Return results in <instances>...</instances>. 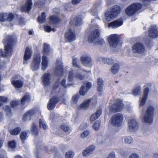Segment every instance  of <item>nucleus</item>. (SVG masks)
<instances>
[{
  "mask_svg": "<svg viewBox=\"0 0 158 158\" xmlns=\"http://www.w3.org/2000/svg\"><path fill=\"white\" fill-rule=\"evenodd\" d=\"M133 52L135 53L143 54L145 51V48L143 44L137 43L134 44L132 47Z\"/></svg>",
  "mask_w": 158,
  "mask_h": 158,
  "instance_id": "obj_7",
  "label": "nucleus"
},
{
  "mask_svg": "<svg viewBox=\"0 0 158 158\" xmlns=\"http://www.w3.org/2000/svg\"><path fill=\"white\" fill-rule=\"evenodd\" d=\"M82 23V19L80 17H77L74 20V22H72L71 20L70 23L71 25L74 24L76 26H79Z\"/></svg>",
  "mask_w": 158,
  "mask_h": 158,
  "instance_id": "obj_34",
  "label": "nucleus"
},
{
  "mask_svg": "<svg viewBox=\"0 0 158 158\" xmlns=\"http://www.w3.org/2000/svg\"><path fill=\"white\" fill-rule=\"evenodd\" d=\"M56 67L55 71L56 74H62L63 68L62 63L60 62L57 61L56 64Z\"/></svg>",
  "mask_w": 158,
  "mask_h": 158,
  "instance_id": "obj_24",
  "label": "nucleus"
},
{
  "mask_svg": "<svg viewBox=\"0 0 158 158\" xmlns=\"http://www.w3.org/2000/svg\"><path fill=\"white\" fill-rule=\"evenodd\" d=\"M143 94L140 98L139 100V106H143L145 104L147 99L148 95L149 93V89L148 88H145L143 90Z\"/></svg>",
  "mask_w": 158,
  "mask_h": 158,
  "instance_id": "obj_13",
  "label": "nucleus"
},
{
  "mask_svg": "<svg viewBox=\"0 0 158 158\" xmlns=\"http://www.w3.org/2000/svg\"><path fill=\"white\" fill-rule=\"evenodd\" d=\"M48 60L47 57L45 55L42 56V62L41 63V69L43 70L46 69L48 66Z\"/></svg>",
  "mask_w": 158,
  "mask_h": 158,
  "instance_id": "obj_25",
  "label": "nucleus"
},
{
  "mask_svg": "<svg viewBox=\"0 0 158 158\" xmlns=\"http://www.w3.org/2000/svg\"><path fill=\"white\" fill-rule=\"evenodd\" d=\"M138 123L135 118H130L128 123V130L130 132H133L138 129Z\"/></svg>",
  "mask_w": 158,
  "mask_h": 158,
  "instance_id": "obj_8",
  "label": "nucleus"
},
{
  "mask_svg": "<svg viewBox=\"0 0 158 158\" xmlns=\"http://www.w3.org/2000/svg\"><path fill=\"white\" fill-rule=\"evenodd\" d=\"M89 133V132L88 131H84L81 135V136L82 138H84L88 136Z\"/></svg>",
  "mask_w": 158,
  "mask_h": 158,
  "instance_id": "obj_58",
  "label": "nucleus"
},
{
  "mask_svg": "<svg viewBox=\"0 0 158 158\" xmlns=\"http://www.w3.org/2000/svg\"><path fill=\"white\" fill-rule=\"evenodd\" d=\"M75 77L76 78L80 80H83L85 79L84 76L79 72L76 73Z\"/></svg>",
  "mask_w": 158,
  "mask_h": 158,
  "instance_id": "obj_46",
  "label": "nucleus"
},
{
  "mask_svg": "<svg viewBox=\"0 0 158 158\" xmlns=\"http://www.w3.org/2000/svg\"><path fill=\"white\" fill-rule=\"evenodd\" d=\"M102 110H98L96 113L92 114L90 118V120L91 121H94L95 120L98 118L101 114Z\"/></svg>",
  "mask_w": 158,
  "mask_h": 158,
  "instance_id": "obj_30",
  "label": "nucleus"
},
{
  "mask_svg": "<svg viewBox=\"0 0 158 158\" xmlns=\"http://www.w3.org/2000/svg\"><path fill=\"white\" fill-rule=\"evenodd\" d=\"M39 123L40 128L44 130H46L47 129V126L43 119H40Z\"/></svg>",
  "mask_w": 158,
  "mask_h": 158,
  "instance_id": "obj_43",
  "label": "nucleus"
},
{
  "mask_svg": "<svg viewBox=\"0 0 158 158\" xmlns=\"http://www.w3.org/2000/svg\"><path fill=\"white\" fill-rule=\"evenodd\" d=\"M14 19V15L13 14H11L9 15H8V17L7 18V21H11L13 20Z\"/></svg>",
  "mask_w": 158,
  "mask_h": 158,
  "instance_id": "obj_61",
  "label": "nucleus"
},
{
  "mask_svg": "<svg viewBox=\"0 0 158 158\" xmlns=\"http://www.w3.org/2000/svg\"><path fill=\"white\" fill-rule=\"evenodd\" d=\"M51 51L50 49V46L46 43H44L43 48V53L44 55H49Z\"/></svg>",
  "mask_w": 158,
  "mask_h": 158,
  "instance_id": "obj_33",
  "label": "nucleus"
},
{
  "mask_svg": "<svg viewBox=\"0 0 158 158\" xmlns=\"http://www.w3.org/2000/svg\"><path fill=\"white\" fill-rule=\"evenodd\" d=\"M141 92V88L139 85L137 86L132 91V94L135 96H137Z\"/></svg>",
  "mask_w": 158,
  "mask_h": 158,
  "instance_id": "obj_39",
  "label": "nucleus"
},
{
  "mask_svg": "<svg viewBox=\"0 0 158 158\" xmlns=\"http://www.w3.org/2000/svg\"><path fill=\"white\" fill-rule=\"evenodd\" d=\"M80 97V95L77 94L72 97L71 100V103L73 106H77Z\"/></svg>",
  "mask_w": 158,
  "mask_h": 158,
  "instance_id": "obj_29",
  "label": "nucleus"
},
{
  "mask_svg": "<svg viewBox=\"0 0 158 158\" xmlns=\"http://www.w3.org/2000/svg\"><path fill=\"white\" fill-rule=\"evenodd\" d=\"M110 11L115 17L120 12V8L118 6H114L112 7Z\"/></svg>",
  "mask_w": 158,
  "mask_h": 158,
  "instance_id": "obj_28",
  "label": "nucleus"
},
{
  "mask_svg": "<svg viewBox=\"0 0 158 158\" xmlns=\"http://www.w3.org/2000/svg\"><path fill=\"white\" fill-rule=\"evenodd\" d=\"M51 75L50 73H45L43 75L42 77V81L45 86H48L50 84Z\"/></svg>",
  "mask_w": 158,
  "mask_h": 158,
  "instance_id": "obj_14",
  "label": "nucleus"
},
{
  "mask_svg": "<svg viewBox=\"0 0 158 158\" xmlns=\"http://www.w3.org/2000/svg\"><path fill=\"white\" fill-rule=\"evenodd\" d=\"M97 83L98 85H103V80L100 77H98L97 79Z\"/></svg>",
  "mask_w": 158,
  "mask_h": 158,
  "instance_id": "obj_60",
  "label": "nucleus"
},
{
  "mask_svg": "<svg viewBox=\"0 0 158 158\" xmlns=\"http://www.w3.org/2000/svg\"><path fill=\"white\" fill-rule=\"evenodd\" d=\"M3 109L6 112V114L9 116L11 115V112L10 106H6L3 107Z\"/></svg>",
  "mask_w": 158,
  "mask_h": 158,
  "instance_id": "obj_48",
  "label": "nucleus"
},
{
  "mask_svg": "<svg viewBox=\"0 0 158 158\" xmlns=\"http://www.w3.org/2000/svg\"><path fill=\"white\" fill-rule=\"evenodd\" d=\"M114 16L110 11H107L106 12L105 14V18L106 19L107 21H110L111 20L114 18H115Z\"/></svg>",
  "mask_w": 158,
  "mask_h": 158,
  "instance_id": "obj_35",
  "label": "nucleus"
},
{
  "mask_svg": "<svg viewBox=\"0 0 158 158\" xmlns=\"http://www.w3.org/2000/svg\"><path fill=\"white\" fill-rule=\"evenodd\" d=\"M8 146L11 149H14L16 147V143L14 140L10 141L9 142Z\"/></svg>",
  "mask_w": 158,
  "mask_h": 158,
  "instance_id": "obj_52",
  "label": "nucleus"
},
{
  "mask_svg": "<svg viewBox=\"0 0 158 158\" xmlns=\"http://www.w3.org/2000/svg\"><path fill=\"white\" fill-rule=\"evenodd\" d=\"M60 84L61 85L65 88H67L69 86L72 85L71 84L66 82V79H63L60 82Z\"/></svg>",
  "mask_w": 158,
  "mask_h": 158,
  "instance_id": "obj_50",
  "label": "nucleus"
},
{
  "mask_svg": "<svg viewBox=\"0 0 158 158\" xmlns=\"http://www.w3.org/2000/svg\"><path fill=\"white\" fill-rule=\"evenodd\" d=\"M32 5L31 0H27L26 4L22 7V11L29 12L31 9Z\"/></svg>",
  "mask_w": 158,
  "mask_h": 158,
  "instance_id": "obj_22",
  "label": "nucleus"
},
{
  "mask_svg": "<svg viewBox=\"0 0 158 158\" xmlns=\"http://www.w3.org/2000/svg\"><path fill=\"white\" fill-rule=\"evenodd\" d=\"M142 6L141 4L139 3H134L131 4L126 9L125 13L129 16H131L139 11Z\"/></svg>",
  "mask_w": 158,
  "mask_h": 158,
  "instance_id": "obj_3",
  "label": "nucleus"
},
{
  "mask_svg": "<svg viewBox=\"0 0 158 158\" xmlns=\"http://www.w3.org/2000/svg\"><path fill=\"white\" fill-rule=\"evenodd\" d=\"M122 101L119 99H117L115 102L110 107V111L112 112H116L120 111L123 107Z\"/></svg>",
  "mask_w": 158,
  "mask_h": 158,
  "instance_id": "obj_6",
  "label": "nucleus"
},
{
  "mask_svg": "<svg viewBox=\"0 0 158 158\" xmlns=\"http://www.w3.org/2000/svg\"><path fill=\"white\" fill-rule=\"evenodd\" d=\"M58 83H56L53 86V89L52 91V93L53 94H60L62 95H63L66 93V91L65 89H61L57 90Z\"/></svg>",
  "mask_w": 158,
  "mask_h": 158,
  "instance_id": "obj_20",
  "label": "nucleus"
},
{
  "mask_svg": "<svg viewBox=\"0 0 158 158\" xmlns=\"http://www.w3.org/2000/svg\"><path fill=\"white\" fill-rule=\"evenodd\" d=\"M124 120L123 115L120 113H118L113 115L110 119L111 125L114 126H120Z\"/></svg>",
  "mask_w": 158,
  "mask_h": 158,
  "instance_id": "obj_4",
  "label": "nucleus"
},
{
  "mask_svg": "<svg viewBox=\"0 0 158 158\" xmlns=\"http://www.w3.org/2000/svg\"><path fill=\"white\" fill-rule=\"evenodd\" d=\"M100 34V31L96 29L90 32L89 35L88 41L90 43H94L96 45H102L104 44V41L102 38H99Z\"/></svg>",
  "mask_w": 158,
  "mask_h": 158,
  "instance_id": "obj_2",
  "label": "nucleus"
},
{
  "mask_svg": "<svg viewBox=\"0 0 158 158\" xmlns=\"http://www.w3.org/2000/svg\"><path fill=\"white\" fill-rule=\"evenodd\" d=\"M77 57H73V66L80 68V66L77 63Z\"/></svg>",
  "mask_w": 158,
  "mask_h": 158,
  "instance_id": "obj_53",
  "label": "nucleus"
},
{
  "mask_svg": "<svg viewBox=\"0 0 158 158\" xmlns=\"http://www.w3.org/2000/svg\"><path fill=\"white\" fill-rule=\"evenodd\" d=\"M99 60L102 61L103 63L108 64H111L114 62V60L110 57H100L99 58Z\"/></svg>",
  "mask_w": 158,
  "mask_h": 158,
  "instance_id": "obj_27",
  "label": "nucleus"
},
{
  "mask_svg": "<svg viewBox=\"0 0 158 158\" xmlns=\"http://www.w3.org/2000/svg\"><path fill=\"white\" fill-rule=\"evenodd\" d=\"M95 148L94 145H91L85 148L82 152V154L84 156H88L92 154Z\"/></svg>",
  "mask_w": 158,
  "mask_h": 158,
  "instance_id": "obj_16",
  "label": "nucleus"
},
{
  "mask_svg": "<svg viewBox=\"0 0 158 158\" xmlns=\"http://www.w3.org/2000/svg\"><path fill=\"white\" fill-rule=\"evenodd\" d=\"M11 83L15 88H21L23 85V83L22 81L20 80H15L13 78L12 79Z\"/></svg>",
  "mask_w": 158,
  "mask_h": 158,
  "instance_id": "obj_26",
  "label": "nucleus"
},
{
  "mask_svg": "<svg viewBox=\"0 0 158 158\" xmlns=\"http://www.w3.org/2000/svg\"><path fill=\"white\" fill-rule=\"evenodd\" d=\"M8 101V98L7 97L3 96H0V102H6Z\"/></svg>",
  "mask_w": 158,
  "mask_h": 158,
  "instance_id": "obj_59",
  "label": "nucleus"
},
{
  "mask_svg": "<svg viewBox=\"0 0 158 158\" xmlns=\"http://www.w3.org/2000/svg\"><path fill=\"white\" fill-rule=\"evenodd\" d=\"M123 23L122 19L118 20L112 22L108 24V27H111L113 28H116L121 26Z\"/></svg>",
  "mask_w": 158,
  "mask_h": 158,
  "instance_id": "obj_21",
  "label": "nucleus"
},
{
  "mask_svg": "<svg viewBox=\"0 0 158 158\" xmlns=\"http://www.w3.org/2000/svg\"><path fill=\"white\" fill-rule=\"evenodd\" d=\"M15 40L12 36L8 37L4 42L5 49L3 52L2 49H0V56L3 57L10 56L12 54V49Z\"/></svg>",
  "mask_w": 158,
  "mask_h": 158,
  "instance_id": "obj_1",
  "label": "nucleus"
},
{
  "mask_svg": "<svg viewBox=\"0 0 158 158\" xmlns=\"http://www.w3.org/2000/svg\"><path fill=\"white\" fill-rule=\"evenodd\" d=\"M19 103V101H12L10 102V106L13 108L15 107L18 105Z\"/></svg>",
  "mask_w": 158,
  "mask_h": 158,
  "instance_id": "obj_55",
  "label": "nucleus"
},
{
  "mask_svg": "<svg viewBox=\"0 0 158 158\" xmlns=\"http://www.w3.org/2000/svg\"><path fill=\"white\" fill-rule=\"evenodd\" d=\"M154 108L152 106L148 107L143 116V119L144 121L149 124H151L153 122Z\"/></svg>",
  "mask_w": 158,
  "mask_h": 158,
  "instance_id": "obj_5",
  "label": "nucleus"
},
{
  "mask_svg": "<svg viewBox=\"0 0 158 158\" xmlns=\"http://www.w3.org/2000/svg\"><path fill=\"white\" fill-rule=\"evenodd\" d=\"M57 102L58 99L56 98L53 97L51 98L47 105L48 109L50 110H52L53 109Z\"/></svg>",
  "mask_w": 158,
  "mask_h": 158,
  "instance_id": "obj_19",
  "label": "nucleus"
},
{
  "mask_svg": "<svg viewBox=\"0 0 158 158\" xmlns=\"http://www.w3.org/2000/svg\"><path fill=\"white\" fill-rule=\"evenodd\" d=\"M8 15L6 13H1L0 15V21L4 22L7 21Z\"/></svg>",
  "mask_w": 158,
  "mask_h": 158,
  "instance_id": "obj_47",
  "label": "nucleus"
},
{
  "mask_svg": "<svg viewBox=\"0 0 158 158\" xmlns=\"http://www.w3.org/2000/svg\"><path fill=\"white\" fill-rule=\"evenodd\" d=\"M65 41L71 42L74 41L76 38V35L71 29H69L65 35Z\"/></svg>",
  "mask_w": 158,
  "mask_h": 158,
  "instance_id": "obj_11",
  "label": "nucleus"
},
{
  "mask_svg": "<svg viewBox=\"0 0 158 158\" xmlns=\"http://www.w3.org/2000/svg\"><path fill=\"white\" fill-rule=\"evenodd\" d=\"M21 131V128L19 127H17L10 130V133L12 135H16L19 134Z\"/></svg>",
  "mask_w": 158,
  "mask_h": 158,
  "instance_id": "obj_37",
  "label": "nucleus"
},
{
  "mask_svg": "<svg viewBox=\"0 0 158 158\" xmlns=\"http://www.w3.org/2000/svg\"><path fill=\"white\" fill-rule=\"evenodd\" d=\"M31 132L34 135H38V130L37 124L35 123H33L31 127Z\"/></svg>",
  "mask_w": 158,
  "mask_h": 158,
  "instance_id": "obj_31",
  "label": "nucleus"
},
{
  "mask_svg": "<svg viewBox=\"0 0 158 158\" xmlns=\"http://www.w3.org/2000/svg\"><path fill=\"white\" fill-rule=\"evenodd\" d=\"M88 126V124L85 123H82L80 126L79 127L81 129L86 128Z\"/></svg>",
  "mask_w": 158,
  "mask_h": 158,
  "instance_id": "obj_63",
  "label": "nucleus"
},
{
  "mask_svg": "<svg viewBox=\"0 0 158 158\" xmlns=\"http://www.w3.org/2000/svg\"><path fill=\"white\" fill-rule=\"evenodd\" d=\"M81 60L82 63L85 66L90 67L91 65L92 60L89 56H82L81 58Z\"/></svg>",
  "mask_w": 158,
  "mask_h": 158,
  "instance_id": "obj_17",
  "label": "nucleus"
},
{
  "mask_svg": "<svg viewBox=\"0 0 158 158\" xmlns=\"http://www.w3.org/2000/svg\"><path fill=\"white\" fill-rule=\"evenodd\" d=\"M100 126V122L98 121H96L93 126V129L95 130H98Z\"/></svg>",
  "mask_w": 158,
  "mask_h": 158,
  "instance_id": "obj_51",
  "label": "nucleus"
},
{
  "mask_svg": "<svg viewBox=\"0 0 158 158\" xmlns=\"http://www.w3.org/2000/svg\"><path fill=\"white\" fill-rule=\"evenodd\" d=\"M40 63V56L39 54L35 56L31 64V68L33 71L38 69Z\"/></svg>",
  "mask_w": 158,
  "mask_h": 158,
  "instance_id": "obj_9",
  "label": "nucleus"
},
{
  "mask_svg": "<svg viewBox=\"0 0 158 158\" xmlns=\"http://www.w3.org/2000/svg\"><path fill=\"white\" fill-rule=\"evenodd\" d=\"M91 99H89L84 102L80 105V107L81 108L85 109L88 107L89 104V102Z\"/></svg>",
  "mask_w": 158,
  "mask_h": 158,
  "instance_id": "obj_41",
  "label": "nucleus"
},
{
  "mask_svg": "<svg viewBox=\"0 0 158 158\" xmlns=\"http://www.w3.org/2000/svg\"><path fill=\"white\" fill-rule=\"evenodd\" d=\"M60 19L56 16H52L50 18V22L51 23L55 24L60 21Z\"/></svg>",
  "mask_w": 158,
  "mask_h": 158,
  "instance_id": "obj_38",
  "label": "nucleus"
},
{
  "mask_svg": "<svg viewBox=\"0 0 158 158\" xmlns=\"http://www.w3.org/2000/svg\"><path fill=\"white\" fill-rule=\"evenodd\" d=\"M28 136L27 133L26 132H22L20 135L21 139L22 141H24L27 139Z\"/></svg>",
  "mask_w": 158,
  "mask_h": 158,
  "instance_id": "obj_42",
  "label": "nucleus"
},
{
  "mask_svg": "<svg viewBox=\"0 0 158 158\" xmlns=\"http://www.w3.org/2000/svg\"><path fill=\"white\" fill-rule=\"evenodd\" d=\"M74 77V74L73 70L70 71L68 73V82H71L73 80Z\"/></svg>",
  "mask_w": 158,
  "mask_h": 158,
  "instance_id": "obj_44",
  "label": "nucleus"
},
{
  "mask_svg": "<svg viewBox=\"0 0 158 158\" xmlns=\"http://www.w3.org/2000/svg\"><path fill=\"white\" fill-rule=\"evenodd\" d=\"M103 85H97V89L99 94H101L103 89Z\"/></svg>",
  "mask_w": 158,
  "mask_h": 158,
  "instance_id": "obj_62",
  "label": "nucleus"
},
{
  "mask_svg": "<svg viewBox=\"0 0 158 158\" xmlns=\"http://www.w3.org/2000/svg\"><path fill=\"white\" fill-rule=\"evenodd\" d=\"M108 40L110 46L113 48H115L118 44V38L117 35H111L108 38Z\"/></svg>",
  "mask_w": 158,
  "mask_h": 158,
  "instance_id": "obj_10",
  "label": "nucleus"
},
{
  "mask_svg": "<svg viewBox=\"0 0 158 158\" xmlns=\"http://www.w3.org/2000/svg\"><path fill=\"white\" fill-rule=\"evenodd\" d=\"M46 16L45 15V13L43 12L40 16L38 17V21L40 23H42L44 22L46 20Z\"/></svg>",
  "mask_w": 158,
  "mask_h": 158,
  "instance_id": "obj_40",
  "label": "nucleus"
},
{
  "mask_svg": "<svg viewBox=\"0 0 158 158\" xmlns=\"http://www.w3.org/2000/svg\"><path fill=\"white\" fill-rule=\"evenodd\" d=\"M44 29L45 31L47 32H50L51 31H54L53 29L50 26H45L44 27Z\"/></svg>",
  "mask_w": 158,
  "mask_h": 158,
  "instance_id": "obj_56",
  "label": "nucleus"
},
{
  "mask_svg": "<svg viewBox=\"0 0 158 158\" xmlns=\"http://www.w3.org/2000/svg\"><path fill=\"white\" fill-rule=\"evenodd\" d=\"M61 128L66 132H68L70 130V128L68 126L64 125H61Z\"/></svg>",
  "mask_w": 158,
  "mask_h": 158,
  "instance_id": "obj_57",
  "label": "nucleus"
},
{
  "mask_svg": "<svg viewBox=\"0 0 158 158\" xmlns=\"http://www.w3.org/2000/svg\"><path fill=\"white\" fill-rule=\"evenodd\" d=\"M32 53V49L31 48L27 47L24 55V61L23 64H27L28 60L31 58Z\"/></svg>",
  "mask_w": 158,
  "mask_h": 158,
  "instance_id": "obj_15",
  "label": "nucleus"
},
{
  "mask_svg": "<svg viewBox=\"0 0 158 158\" xmlns=\"http://www.w3.org/2000/svg\"><path fill=\"white\" fill-rule=\"evenodd\" d=\"M74 152L72 151H69L66 152L65 154V158H73L74 155Z\"/></svg>",
  "mask_w": 158,
  "mask_h": 158,
  "instance_id": "obj_45",
  "label": "nucleus"
},
{
  "mask_svg": "<svg viewBox=\"0 0 158 158\" xmlns=\"http://www.w3.org/2000/svg\"><path fill=\"white\" fill-rule=\"evenodd\" d=\"M92 84L90 82H88L86 84V88L85 91H83V89H85V87L84 85L81 86L80 90V94L82 95H85L88 91V90L90 88Z\"/></svg>",
  "mask_w": 158,
  "mask_h": 158,
  "instance_id": "obj_23",
  "label": "nucleus"
},
{
  "mask_svg": "<svg viewBox=\"0 0 158 158\" xmlns=\"http://www.w3.org/2000/svg\"><path fill=\"white\" fill-rule=\"evenodd\" d=\"M148 36L153 38L158 37V31L156 26H151L149 29Z\"/></svg>",
  "mask_w": 158,
  "mask_h": 158,
  "instance_id": "obj_12",
  "label": "nucleus"
},
{
  "mask_svg": "<svg viewBox=\"0 0 158 158\" xmlns=\"http://www.w3.org/2000/svg\"><path fill=\"white\" fill-rule=\"evenodd\" d=\"M35 114V111L33 109L30 110L26 112L24 114L23 119V121H26L28 120H30L31 117L33 116Z\"/></svg>",
  "mask_w": 158,
  "mask_h": 158,
  "instance_id": "obj_18",
  "label": "nucleus"
},
{
  "mask_svg": "<svg viewBox=\"0 0 158 158\" xmlns=\"http://www.w3.org/2000/svg\"><path fill=\"white\" fill-rule=\"evenodd\" d=\"M91 14L95 16L97 15V11L95 7H93L91 9Z\"/></svg>",
  "mask_w": 158,
  "mask_h": 158,
  "instance_id": "obj_54",
  "label": "nucleus"
},
{
  "mask_svg": "<svg viewBox=\"0 0 158 158\" xmlns=\"http://www.w3.org/2000/svg\"><path fill=\"white\" fill-rule=\"evenodd\" d=\"M31 100L30 95L28 94H27L23 96L21 100V103L24 105L26 103L29 102Z\"/></svg>",
  "mask_w": 158,
  "mask_h": 158,
  "instance_id": "obj_36",
  "label": "nucleus"
},
{
  "mask_svg": "<svg viewBox=\"0 0 158 158\" xmlns=\"http://www.w3.org/2000/svg\"><path fill=\"white\" fill-rule=\"evenodd\" d=\"M133 141V139L131 136H127L124 139V141L126 144H130L132 143Z\"/></svg>",
  "mask_w": 158,
  "mask_h": 158,
  "instance_id": "obj_49",
  "label": "nucleus"
},
{
  "mask_svg": "<svg viewBox=\"0 0 158 158\" xmlns=\"http://www.w3.org/2000/svg\"><path fill=\"white\" fill-rule=\"evenodd\" d=\"M120 66L118 64L115 63L110 69V72L113 74H116L119 71Z\"/></svg>",
  "mask_w": 158,
  "mask_h": 158,
  "instance_id": "obj_32",
  "label": "nucleus"
},
{
  "mask_svg": "<svg viewBox=\"0 0 158 158\" xmlns=\"http://www.w3.org/2000/svg\"><path fill=\"white\" fill-rule=\"evenodd\" d=\"M107 157L109 158H115V156L114 152H110Z\"/></svg>",
  "mask_w": 158,
  "mask_h": 158,
  "instance_id": "obj_64",
  "label": "nucleus"
}]
</instances>
